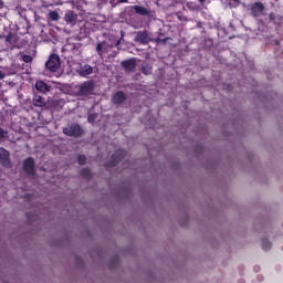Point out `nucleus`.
<instances>
[{
    "label": "nucleus",
    "instance_id": "nucleus-27",
    "mask_svg": "<svg viewBox=\"0 0 283 283\" xmlns=\"http://www.w3.org/2000/svg\"><path fill=\"white\" fill-rule=\"evenodd\" d=\"M144 74H147V71H144Z\"/></svg>",
    "mask_w": 283,
    "mask_h": 283
},
{
    "label": "nucleus",
    "instance_id": "nucleus-4",
    "mask_svg": "<svg viewBox=\"0 0 283 283\" xmlns=\"http://www.w3.org/2000/svg\"><path fill=\"white\" fill-rule=\"evenodd\" d=\"M0 163L3 165V167L10 166V153H8V150L4 148H0Z\"/></svg>",
    "mask_w": 283,
    "mask_h": 283
},
{
    "label": "nucleus",
    "instance_id": "nucleus-21",
    "mask_svg": "<svg viewBox=\"0 0 283 283\" xmlns=\"http://www.w3.org/2000/svg\"><path fill=\"white\" fill-rule=\"evenodd\" d=\"M103 48H104V45L103 44H97V46H96V50H97V52H103Z\"/></svg>",
    "mask_w": 283,
    "mask_h": 283
},
{
    "label": "nucleus",
    "instance_id": "nucleus-6",
    "mask_svg": "<svg viewBox=\"0 0 283 283\" xmlns=\"http://www.w3.org/2000/svg\"><path fill=\"white\" fill-rule=\"evenodd\" d=\"M261 12H264V4L256 2L252 6V14L253 17H260Z\"/></svg>",
    "mask_w": 283,
    "mask_h": 283
},
{
    "label": "nucleus",
    "instance_id": "nucleus-26",
    "mask_svg": "<svg viewBox=\"0 0 283 283\" xmlns=\"http://www.w3.org/2000/svg\"><path fill=\"white\" fill-rule=\"evenodd\" d=\"M206 0H199V3H205Z\"/></svg>",
    "mask_w": 283,
    "mask_h": 283
},
{
    "label": "nucleus",
    "instance_id": "nucleus-18",
    "mask_svg": "<svg viewBox=\"0 0 283 283\" xmlns=\"http://www.w3.org/2000/svg\"><path fill=\"white\" fill-rule=\"evenodd\" d=\"M22 60L24 61V63H32V56L30 55H23Z\"/></svg>",
    "mask_w": 283,
    "mask_h": 283
},
{
    "label": "nucleus",
    "instance_id": "nucleus-15",
    "mask_svg": "<svg viewBox=\"0 0 283 283\" xmlns=\"http://www.w3.org/2000/svg\"><path fill=\"white\" fill-rule=\"evenodd\" d=\"M123 65L126 70H134V66H135L134 61L132 60L123 62Z\"/></svg>",
    "mask_w": 283,
    "mask_h": 283
},
{
    "label": "nucleus",
    "instance_id": "nucleus-20",
    "mask_svg": "<svg viewBox=\"0 0 283 283\" xmlns=\"http://www.w3.org/2000/svg\"><path fill=\"white\" fill-rule=\"evenodd\" d=\"M94 120H96V115H90L88 116V122L94 123Z\"/></svg>",
    "mask_w": 283,
    "mask_h": 283
},
{
    "label": "nucleus",
    "instance_id": "nucleus-11",
    "mask_svg": "<svg viewBox=\"0 0 283 283\" xmlns=\"http://www.w3.org/2000/svg\"><path fill=\"white\" fill-rule=\"evenodd\" d=\"M133 9L135 10V12H136L137 14H142V15L149 14V11H147V10L145 9V7L134 6Z\"/></svg>",
    "mask_w": 283,
    "mask_h": 283
},
{
    "label": "nucleus",
    "instance_id": "nucleus-8",
    "mask_svg": "<svg viewBox=\"0 0 283 283\" xmlns=\"http://www.w3.org/2000/svg\"><path fill=\"white\" fill-rule=\"evenodd\" d=\"M35 88L38 90V92H42V94L50 92V86L43 81H38L35 83Z\"/></svg>",
    "mask_w": 283,
    "mask_h": 283
},
{
    "label": "nucleus",
    "instance_id": "nucleus-28",
    "mask_svg": "<svg viewBox=\"0 0 283 283\" xmlns=\"http://www.w3.org/2000/svg\"><path fill=\"white\" fill-rule=\"evenodd\" d=\"M234 1H235V3H238L239 0H234Z\"/></svg>",
    "mask_w": 283,
    "mask_h": 283
},
{
    "label": "nucleus",
    "instance_id": "nucleus-14",
    "mask_svg": "<svg viewBox=\"0 0 283 283\" xmlns=\"http://www.w3.org/2000/svg\"><path fill=\"white\" fill-rule=\"evenodd\" d=\"M136 41H138L139 43H147V33H137L136 38H135Z\"/></svg>",
    "mask_w": 283,
    "mask_h": 283
},
{
    "label": "nucleus",
    "instance_id": "nucleus-3",
    "mask_svg": "<svg viewBox=\"0 0 283 283\" xmlns=\"http://www.w3.org/2000/svg\"><path fill=\"white\" fill-rule=\"evenodd\" d=\"M94 92V84L91 82H85L80 86L81 96H90Z\"/></svg>",
    "mask_w": 283,
    "mask_h": 283
},
{
    "label": "nucleus",
    "instance_id": "nucleus-5",
    "mask_svg": "<svg viewBox=\"0 0 283 283\" xmlns=\"http://www.w3.org/2000/svg\"><path fill=\"white\" fill-rule=\"evenodd\" d=\"M24 171L29 174V176H32L34 174V159L28 158L24 161Z\"/></svg>",
    "mask_w": 283,
    "mask_h": 283
},
{
    "label": "nucleus",
    "instance_id": "nucleus-19",
    "mask_svg": "<svg viewBox=\"0 0 283 283\" xmlns=\"http://www.w3.org/2000/svg\"><path fill=\"white\" fill-rule=\"evenodd\" d=\"M85 160H87V158H86L84 155H81V156L78 157V163H80L81 165H85Z\"/></svg>",
    "mask_w": 283,
    "mask_h": 283
},
{
    "label": "nucleus",
    "instance_id": "nucleus-13",
    "mask_svg": "<svg viewBox=\"0 0 283 283\" xmlns=\"http://www.w3.org/2000/svg\"><path fill=\"white\" fill-rule=\"evenodd\" d=\"M92 72H93V69L90 65H84L81 70L82 76H90V74H92Z\"/></svg>",
    "mask_w": 283,
    "mask_h": 283
},
{
    "label": "nucleus",
    "instance_id": "nucleus-16",
    "mask_svg": "<svg viewBox=\"0 0 283 283\" xmlns=\"http://www.w3.org/2000/svg\"><path fill=\"white\" fill-rule=\"evenodd\" d=\"M49 17H50L51 21H59V19H61V17L59 15V12H56V11H51L49 13Z\"/></svg>",
    "mask_w": 283,
    "mask_h": 283
},
{
    "label": "nucleus",
    "instance_id": "nucleus-10",
    "mask_svg": "<svg viewBox=\"0 0 283 283\" xmlns=\"http://www.w3.org/2000/svg\"><path fill=\"white\" fill-rule=\"evenodd\" d=\"M33 105H35V107H45V99L39 95H35L33 98Z\"/></svg>",
    "mask_w": 283,
    "mask_h": 283
},
{
    "label": "nucleus",
    "instance_id": "nucleus-9",
    "mask_svg": "<svg viewBox=\"0 0 283 283\" xmlns=\"http://www.w3.org/2000/svg\"><path fill=\"white\" fill-rule=\"evenodd\" d=\"M124 101H125V93L117 92L114 94L113 103H115L116 105H120V103H123Z\"/></svg>",
    "mask_w": 283,
    "mask_h": 283
},
{
    "label": "nucleus",
    "instance_id": "nucleus-25",
    "mask_svg": "<svg viewBox=\"0 0 283 283\" xmlns=\"http://www.w3.org/2000/svg\"><path fill=\"white\" fill-rule=\"evenodd\" d=\"M0 8H3V1L0 0Z\"/></svg>",
    "mask_w": 283,
    "mask_h": 283
},
{
    "label": "nucleus",
    "instance_id": "nucleus-12",
    "mask_svg": "<svg viewBox=\"0 0 283 283\" xmlns=\"http://www.w3.org/2000/svg\"><path fill=\"white\" fill-rule=\"evenodd\" d=\"M113 158H114V164L113 165H116V163H118V160H122V158H125V151L117 150Z\"/></svg>",
    "mask_w": 283,
    "mask_h": 283
},
{
    "label": "nucleus",
    "instance_id": "nucleus-22",
    "mask_svg": "<svg viewBox=\"0 0 283 283\" xmlns=\"http://www.w3.org/2000/svg\"><path fill=\"white\" fill-rule=\"evenodd\" d=\"M1 138H6V132H3V128H0V140Z\"/></svg>",
    "mask_w": 283,
    "mask_h": 283
},
{
    "label": "nucleus",
    "instance_id": "nucleus-17",
    "mask_svg": "<svg viewBox=\"0 0 283 283\" xmlns=\"http://www.w3.org/2000/svg\"><path fill=\"white\" fill-rule=\"evenodd\" d=\"M262 247L264 251H269L271 249V242H269L268 240H264L262 243Z\"/></svg>",
    "mask_w": 283,
    "mask_h": 283
},
{
    "label": "nucleus",
    "instance_id": "nucleus-2",
    "mask_svg": "<svg viewBox=\"0 0 283 283\" xmlns=\"http://www.w3.org/2000/svg\"><path fill=\"white\" fill-rule=\"evenodd\" d=\"M63 133L66 136H81L83 134V129H81V126L78 125H72L70 127H66L63 129Z\"/></svg>",
    "mask_w": 283,
    "mask_h": 283
},
{
    "label": "nucleus",
    "instance_id": "nucleus-7",
    "mask_svg": "<svg viewBox=\"0 0 283 283\" xmlns=\"http://www.w3.org/2000/svg\"><path fill=\"white\" fill-rule=\"evenodd\" d=\"M76 19H78V15L76 13H74V11L69 10L65 12L64 21H66V23H74V21H76Z\"/></svg>",
    "mask_w": 283,
    "mask_h": 283
},
{
    "label": "nucleus",
    "instance_id": "nucleus-24",
    "mask_svg": "<svg viewBox=\"0 0 283 283\" xmlns=\"http://www.w3.org/2000/svg\"><path fill=\"white\" fill-rule=\"evenodd\" d=\"M119 3H125L127 0H118Z\"/></svg>",
    "mask_w": 283,
    "mask_h": 283
},
{
    "label": "nucleus",
    "instance_id": "nucleus-23",
    "mask_svg": "<svg viewBox=\"0 0 283 283\" xmlns=\"http://www.w3.org/2000/svg\"><path fill=\"white\" fill-rule=\"evenodd\" d=\"M1 78H6V73L3 71H0V81Z\"/></svg>",
    "mask_w": 283,
    "mask_h": 283
},
{
    "label": "nucleus",
    "instance_id": "nucleus-1",
    "mask_svg": "<svg viewBox=\"0 0 283 283\" xmlns=\"http://www.w3.org/2000/svg\"><path fill=\"white\" fill-rule=\"evenodd\" d=\"M45 65L51 72H56L59 67H61V60L59 59V55H51Z\"/></svg>",
    "mask_w": 283,
    "mask_h": 283
}]
</instances>
